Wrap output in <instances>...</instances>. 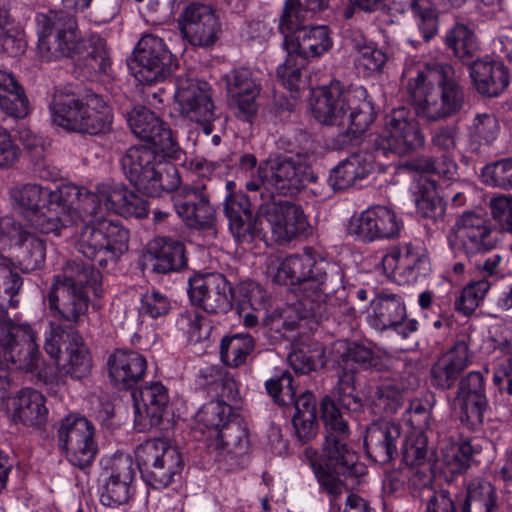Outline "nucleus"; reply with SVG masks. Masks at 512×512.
Listing matches in <instances>:
<instances>
[{
  "mask_svg": "<svg viewBox=\"0 0 512 512\" xmlns=\"http://www.w3.org/2000/svg\"><path fill=\"white\" fill-rule=\"evenodd\" d=\"M484 181L490 185L512 189V158L489 163L481 171Z\"/></svg>",
  "mask_w": 512,
  "mask_h": 512,
  "instance_id": "64",
  "label": "nucleus"
},
{
  "mask_svg": "<svg viewBox=\"0 0 512 512\" xmlns=\"http://www.w3.org/2000/svg\"><path fill=\"white\" fill-rule=\"evenodd\" d=\"M102 191L106 210L113 211L124 218L143 219L148 216V201L125 185L105 183Z\"/></svg>",
  "mask_w": 512,
  "mask_h": 512,
  "instance_id": "38",
  "label": "nucleus"
},
{
  "mask_svg": "<svg viewBox=\"0 0 512 512\" xmlns=\"http://www.w3.org/2000/svg\"><path fill=\"white\" fill-rule=\"evenodd\" d=\"M401 454L403 462L408 467L432 463V452L428 448V439L422 432H412L405 438Z\"/></svg>",
  "mask_w": 512,
  "mask_h": 512,
  "instance_id": "56",
  "label": "nucleus"
},
{
  "mask_svg": "<svg viewBox=\"0 0 512 512\" xmlns=\"http://www.w3.org/2000/svg\"><path fill=\"white\" fill-rule=\"evenodd\" d=\"M147 259L152 272L169 274L187 266L186 251L183 242L170 237H157L147 249Z\"/></svg>",
  "mask_w": 512,
  "mask_h": 512,
  "instance_id": "36",
  "label": "nucleus"
},
{
  "mask_svg": "<svg viewBox=\"0 0 512 512\" xmlns=\"http://www.w3.org/2000/svg\"><path fill=\"white\" fill-rule=\"evenodd\" d=\"M256 213L251 209L249 197L242 193H229L224 202L228 227L238 243L250 244L265 237L262 218L270 225L278 241L291 240L307 233L309 222L301 205L277 197L274 192L265 196Z\"/></svg>",
  "mask_w": 512,
  "mask_h": 512,
  "instance_id": "1",
  "label": "nucleus"
},
{
  "mask_svg": "<svg viewBox=\"0 0 512 512\" xmlns=\"http://www.w3.org/2000/svg\"><path fill=\"white\" fill-rule=\"evenodd\" d=\"M58 445L68 462L79 469L92 465L98 453L95 426L80 414H69L61 421L57 431Z\"/></svg>",
  "mask_w": 512,
  "mask_h": 512,
  "instance_id": "16",
  "label": "nucleus"
},
{
  "mask_svg": "<svg viewBox=\"0 0 512 512\" xmlns=\"http://www.w3.org/2000/svg\"><path fill=\"white\" fill-rule=\"evenodd\" d=\"M255 349V340L248 333L225 335L220 342V359L231 368L244 365Z\"/></svg>",
  "mask_w": 512,
  "mask_h": 512,
  "instance_id": "51",
  "label": "nucleus"
},
{
  "mask_svg": "<svg viewBox=\"0 0 512 512\" xmlns=\"http://www.w3.org/2000/svg\"><path fill=\"white\" fill-rule=\"evenodd\" d=\"M12 420L25 426L40 427L48 417L45 396L33 388H22L13 398Z\"/></svg>",
  "mask_w": 512,
  "mask_h": 512,
  "instance_id": "40",
  "label": "nucleus"
},
{
  "mask_svg": "<svg viewBox=\"0 0 512 512\" xmlns=\"http://www.w3.org/2000/svg\"><path fill=\"white\" fill-rule=\"evenodd\" d=\"M452 405L464 427L473 432L482 429L489 409L488 399H453Z\"/></svg>",
  "mask_w": 512,
  "mask_h": 512,
  "instance_id": "54",
  "label": "nucleus"
},
{
  "mask_svg": "<svg viewBox=\"0 0 512 512\" xmlns=\"http://www.w3.org/2000/svg\"><path fill=\"white\" fill-rule=\"evenodd\" d=\"M51 119L57 126L80 134L100 135L111 131L113 109L108 100L91 90L81 94L56 89L49 104Z\"/></svg>",
  "mask_w": 512,
  "mask_h": 512,
  "instance_id": "6",
  "label": "nucleus"
},
{
  "mask_svg": "<svg viewBox=\"0 0 512 512\" xmlns=\"http://www.w3.org/2000/svg\"><path fill=\"white\" fill-rule=\"evenodd\" d=\"M406 91L415 114L427 122L451 118L465 106L463 88L447 64H436L428 72L418 70L408 80Z\"/></svg>",
  "mask_w": 512,
  "mask_h": 512,
  "instance_id": "5",
  "label": "nucleus"
},
{
  "mask_svg": "<svg viewBox=\"0 0 512 512\" xmlns=\"http://www.w3.org/2000/svg\"><path fill=\"white\" fill-rule=\"evenodd\" d=\"M172 195L173 207L185 224L194 229H210L216 211L205 184L179 186Z\"/></svg>",
  "mask_w": 512,
  "mask_h": 512,
  "instance_id": "22",
  "label": "nucleus"
},
{
  "mask_svg": "<svg viewBox=\"0 0 512 512\" xmlns=\"http://www.w3.org/2000/svg\"><path fill=\"white\" fill-rule=\"evenodd\" d=\"M350 434H325L321 451L307 447L304 458L311 468L320 494L327 497L332 509L345 492L355 489L366 475V466L349 445Z\"/></svg>",
  "mask_w": 512,
  "mask_h": 512,
  "instance_id": "3",
  "label": "nucleus"
},
{
  "mask_svg": "<svg viewBox=\"0 0 512 512\" xmlns=\"http://www.w3.org/2000/svg\"><path fill=\"white\" fill-rule=\"evenodd\" d=\"M341 409H344L338 402L337 397L325 395L320 401L321 419L324 424L325 434H351L348 422L344 419ZM347 410V408H345ZM348 411H350L348 409Z\"/></svg>",
  "mask_w": 512,
  "mask_h": 512,
  "instance_id": "55",
  "label": "nucleus"
},
{
  "mask_svg": "<svg viewBox=\"0 0 512 512\" xmlns=\"http://www.w3.org/2000/svg\"><path fill=\"white\" fill-rule=\"evenodd\" d=\"M227 100L235 116L251 123L259 109L262 91L261 72L250 67H236L223 76Z\"/></svg>",
  "mask_w": 512,
  "mask_h": 512,
  "instance_id": "17",
  "label": "nucleus"
},
{
  "mask_svg": "<svg viewBox=\"0 0 512 512\" xmlns=\"http://www.w3.org/2000/svg\"><path fill=\"white\" fill-rule=\"evenodd\" d=\"M177 59L164 40L154 34H145L138 41L128 67L136 79L144 84L165 80L177 68Z\"/></svg>",
  "mask_w": 512,
  "mask_h": 512,
  "instance_id": "15",
  "label": "nucleus"
},
{
  "mask_svg": "<svg viewBox=\"0 0 512 512\" xmlns=\"http://www.w3.org/2000/svg\"><path fill=\"white\" fill-rule=\"evenodd\" d=\"M414 168L420 172L435 174L444 181H456L459 177L458 165L450 154H443L438 158H419L414 163Z\"/></svg>",
  "mask_w": 512,
  "mask_h": 512,
  "instance_id": "59",
  "label": "nucleus"
},
{
  "mask_svg": "<svg viewBox=\"0 0 512 512\" xmlns=\"http://www.w3.org/2000/svg\"><path fill=\"white\" fill-rule=\"evenodd\" d=\"M370 322L374 328L383 331L399 325L406 319V306L400 294L381 290L370 302Z\"/></svg>",
  "mask_w": 512,
  "mask_h": 512,
  "instance_id": "39",
  "label": "nucleus"
},
{
  "mask_svg": "<svg viewBox=\"0 0 512 512\" xmlns=\"http://www.w3.org/2000/svg\"><path fill=\"white\" fill-rule=\"evenodd\" d=\"M333 45L329 28L325 25L307 26L283 49L286 53H294L309 62L327 53Z\"/></svg>",
  "mask_w": 512,
  "mask_h": 512,
  "instance_id": "42",
  "label": "nucleus"
},
{
  "mask_svg": "<svg viewBox=\"0 0 512 512\" xmlns=\"http://www.w3.org/2000/svg\"><path fill=\"white\" fill-rule=\"evenodd\" d=\"M367 90L363 86H355L348 106L349 125L334 139L338 149L349 145H359L364 134L374 122L376 114L372 102L367 98Z\"/></svg>",
  "mask_w": 512,
  "mask_h": 512,
  "instance_id": "30",
  "label": "nucleus"
},
{
  "mask_svg": "<svg viewBox=\"0 0 512 512\" xmlns=\"http://www.w3.org/2000/svg\"><path fill=\"white\" fill-rule=\"evenodd\" d=\"M13 266L11 260L0 263V338L18 332L20 325H31L17 313L9 311L18 307L17 295L23 285V279Z\"/></svg>",
  "mask_w": 512,
  "mask_h": 512,
  "instance_id": "29",
  "label": "nucleus"
},
{
  "mask_svg": "<svg viewBox=\"0 0 512 512\" xmlns=\"http://www.w3.org/2000/svg\"><path fill=\"white\" fill-rule=\"evenodd\" d=\"M469 345V337L460 335L454 344L437 358L430 369L432 387L441 391H447L454 387L470 364Z\"/></svg>",
  "mask_w": 512,
  "mask_h": 512,
  "instance_id": "28",
  "label": "nucleus"
},
{
  "mask_svg": "<svg viewBox=\"0 0 512 512\" xmlns=\"http://www.w3.org/2000/svg\"><path fill=\"white\" fill-rule=\"evenodd\" d=\"M190 303L209 315H224L233 308L234 289L222 273L195 274L188 280Z\"/></svg>",
  "mask_w": 512,
  "mask_h": 512,
  "instance_id": "18",
  "label": "nucleus"
},
{
  "mask_svg": "<svg viewBox=\"0 0 512 512\" xmlns=\"http://www.w3.org/2000/svg\"><path fill=\"white\" fill-rule=\"evenodd\" d=\"M444 41L447 47L453 51L454 56L468 68L479 59L476 36L467 26L456 24L447 31Z\"/></svg>",
  "mask_w": 512,
  "mask_h": 512,
  "instance_id": "50",
  "label": "nucleus"
},
{
  "mask_svg": "<svg viewBox=\"0 0 512 512\" xmlns=\"http://www.w3.org/2000/svg\"><path fill=\"white\" fill-rule=\"evenodd\" d=\"M213 438L216 448L228 455L242 456L249 450L248 430L240 415L234 416Z\"/></svg>",
  "mask_w": 512,
  "mask_h": 512,
  "instance_id": "48",
  "label": "nucleus"
},
{
  "mask_svg": "<svg viewBox=\"0 0 512 512\" xmlns=\"http://www.w3.org/2000/svg\"><path fill=\"white\" fill-rule=\"evenodd\" d=\"M132 133L139 139L156 147L167 158L178 159L181 149L170 127L145 106H135L127 114Z\"/></svg>",
  "mask_w": 512,
  "mask_h": 512,
  "instance_id": "21",
  "label": "nucleus"
},
{
  "mask_svg": "<svg viewBox=\"0 0 512 512\" xmlns=\"http://www.w3.org/2000/svg\"><path fill=\"white\" fill-rule=\"evenodd\" d=\"M308 11L300 0H285L277 19V30L283 37L282 48L303 31L308 24Z\"/></svg>",
  "mask_w": 512,
  "mask_h": 512,
  "instance_id": "49",
  "label": "nucleus"
},
{
  "mask_svg": "<svg viewBox=\"0 0 512 512\" xmlns=\"http://www.w3.org/2000/svg\"><path fill=\"white\" fill-rule=\"evenodd\" d=\"M100 279L99 270L93 266L82 260H69L63 266L62 271L54 276L51 287L66 286L81 290L91 287L95 289Z\"/></svg>",
  "mask_w": 512,
  "mask_h": 512,
  "instance_id": "45",
  "label": "nucleus"
},
{
  "mask_svg": "<svg viewBox=\"0 0 512 512\" xmlns=\"http://www.w3.org/2000/svg\"><path fill=\"white\" fill-rule=\"evenodd\" d=\"M44 349L65 376L81 380L90 375L92 357L78 331H66L62 325H52Z\"/></svg>",
  "mask_w": 512,
  "mask_h": 512,
  "instance_id": "14",
  "label": "nucleus"
},
{
  "mask_svg": "<svg viewBox=\"0 0 512 512\" xmlns=\"http://www.w3.org/2000/svg\"><path fill=\"white\" fill-rule=\"evenodd\" d=\"M347 42L356 52L354 65L359 73L364 77H370L382 72L388 57L376 43L368 40L360 30H351Z\"/></svg>",
  "mask_w": 512,
  "mask_h": 512,
  "instance_id": "41",
  "label": "nucleus"
},
{
  "mask_svg": "<svg viewBox=\"0 0 512 512\" xmlns=\"http://www.w3.org/2000/svg\"><path fill=\"white\" fill-rule=\"evenodd\" d=\"M424 135L418 124L404 117L403 111H394L382 132L368 136L367 148L382 163L409 154L424 145Z\"/></svg>",
  "mask_w": 512,
  "mask_h": 512,
  "instance_id": "11",
  "label": "nucleus"
},
{
  "mask_svg": "<svg viewBox=\"0 0 512 512\" xmlns=\"http://www.w3.org/2000/svg\"><path fill=\"white\" fill-rule=\"evenodd\" d=\"M452 237L458 249L467 256L487 253L498 243L497 233L490 220L472 211L464 212L456 219L449 236L450 242Z\"/></svg>",
  "mask_w": 512,
  "mask_h": 512,
  "instance_id": "20",
  "label": "nucleus"
},
{
  "mask_svg": "<svg viewBox=\"0 0 512 512\" xmlns=\"http://www.w3.org/2000/svg\"><path fill=\"white\" fill-rule=\"evenodd\" d=\"M38 44L37 51L45 61L80 55L90 48L87 56L89 65L98 72L107 73L111 65L106 42L101 37L86 41L78 29L75 16L63 10H49L36 16Z\"/></svg>",
  "mask_w": 512,
  "mask_h": 512,
  "instance_id": "4",
  "label": "nucleus"
},
{
  "mask_svg": "<svg viewBox=\"0 0 512 512\" xmlns=\"http://www.w3.org/2000/svg\"><path fill=\"white\" fill-rule=\"evenodd\" d=\"M29 101L23 87L9 73L0 72V108L14 118L28 114Z\"/></svg>",
  "mask_w": 512,
  "mask_h": 512,
  "instance_id": "47",
  "label": "nucleus"
},
{
  "mask_svg": "<svg viewBox=\"0 0 512 512\" xmlns=\"http://www.w3.org/2000/svg\"><path fill=\"white\" fill-rule=\"evenodd\" d=\"M459 507L460 512H502L503 502L490 481L474 479L460 497Z\"/></svg>",
  "mask_w": 512,
  "mask_h": 512,
  "instance_id": "43",
  "label": "nucleus"
},
{
  "mask_svg": "<svg viewBox=\"0 0 512 512\" xmlns=\"http://www.w3.org/2000/svg\"><path fill=\"white\" fill-rule=\"evenodd\" d=\"M268 394L280 406L289 407L297 395V384L292 373L283 370L265 382Z\"/></svg>",
  "mask_w": 512,
  "mask_h": 512,
  "instance_id": "57",
  "label": "nucleus"
},
{
  "mask_svg": "<svg viewBox=\"0 0 512 512\" xmlns=\"http://www.w3.org/2000/svg\"><path fill=\"white\" fill-rule=\"evenodd\" d=\"M135 408L134 426L139 432L158 428L167 412L168 389L159 381L132 392Z\"/></svg>",
  "mask_w": 512,
  "mask_h": 512,
  "instance_id": "27",
  "label": "nucleus"
},
{
  "mask_svg": "<svg viewBox=\"0 0 512 512\" xmlns=\"http://www.w3.org/2000/svg\"><path fill=\"white\" fill-rule=\"evenodd\" d=\"M171 310L168 296L156 289L147 290L140 298L139 316L158 319L166 316Z\"/></svg>",
  "mask_w": 512,
  "mask_h": 512,
  "instance_id": "63",
  "label": "nucleus"
},
{
  "mask_svg": "<svg viewBox=\"0 0 512 512\" xmlns=\"http://www.w3.org/2000/svg\"><path fill=\"white\" fill-rule=\"evenodd\" d=\"M87 290L67 288L66 286L50 287L47 303L50 315L57 321L52 325H62L66 331H76L84 323L89 307Z\"/></svg>",
  "mask_w": 512,
  "mask_h": 512,
  "instance_id": "23",
  "label": "nucleus"
},
{
  "mask_svg": "<svg viewBox=\"0 0 512 512\" xmlns=\"http://www.w3.org/2000/svg\"><path fill=\"white\" fill-rule=\"evenodd\" d=\"M312 181L308 166L298 157L279 155L260 162L245 188L250 192L273 190L278 196H293Z\"/></svg>",
  "mask_w": 512,
  "mask_h": 512,
  "instance_id": "9",
  "label": "nucleus"
},
{
  "mask_svg": "<svg viewBox=\"0 0 512 512\" xmlns=\"http://www.w3.org/2000/svg\"><path fill=\"white\" fill-rule=\"evenodd\" d=\"M400 436L401 428L393 422L379 420L370 423L364 436L367 455L376 463H389L398 455Z\"/></svg>",
  "mask_w": 512,
  "mask_h": 512,
  "instance_id": "33",
  "label": "nucleus"
},
{
  "mask_svg": "<svg viewBox=\"0 0 512 512\" xmlns=\"http://www.w3.org/2000/svg\"><path fill=\"white\" fill-rule=\"evenodd\" d=\"M174 98L182 116L200 124L204 134L210 135L213 132L212 122L216 116L206 82H199L187 74H180L175 79Z\"/></svg>",
  "mask_w": 512,
  "mask_h": 512,
  "instance_id": "19",
  "label": "nucleus"
},
{
  "mask_svg": "<svg viewBox=\"0 0 512 512\" xmlns=\"http://www.w3.org/2000/svg\"><path fill=\"white\" fill-rule=\"evenodd\" d=\"M377 161L379 162L367 147L366 151L353 153L330 171L328 184L334 191L355 186L369 176Z\"/></svg>",
  "mask_w": 512,
  "mask_h": 512,
  "instance_id": "35",
  "label": "nucleus"
},
{
  "mask_svg": "<svg viewBox=\"0 0 512 512\" xmlns=\"http://www.w3.org/2000/svg\"><path fill=\"white\" fill-rule=\"evenodd\" d=\"M355 86L345 87L332 81L315 96L311 103L312 114L321 124L338 125L348 113V106Z\"/></svg>",
  "mask_w": 512,
  "mask_h": 512,
  "instance_id": "31",
  "label": "nucleus"
},
{
  "mask_svg": "<svg viewBox=\"0 0 512 512\" xmlns=\"http://www.w3.org/2000/svg\"><path fill=\"white\" fill-rule=\"evenodd\" d=\"M26 221L41 233L59 235L61 229L71 223L72 218L69 213L64 212L63 209L61 210L59 205L48 201L44 209H39Z\"/></svg>",
  "mask_w": 512,
  "mask_h": 512,
  "instance_id": "53",
  "label": "nucleus"
},
{
  "mask_svg": "<svg viewBox=\"0 0 512 512\" xmlns=\"http://www.w3.org/2000/svg\"><path fill=\"white\" fill-rule=\"evenodd\" d=\"M307 64V61L294 53H287L285 61L277 67V79L291 93H298L302 83V70Z\"/></svg>",
  "mask_w": 512,
  "mask_h": 512,
  "instance_id": "61",
  "label": "nucleus"
},
{
  "mask_svg": "<svg viewBox=\"0 0 512 512\" xmlns=\"http://www.w3.org/2000/svg\"><path fill=\"white\" fill-rule=\"evenodd\" d=\"M334 362L340 367L338 380L333 388L342 407L349 410H360L361 398L356 393V371L349 368L352 362L364 370L385 371L389 369V358L376 354L369 346L357 342L338 341L332 349Z\"/></svg>",
  "mask_w": 512,
  "mask_h": 512,
  "instance_id": "8",
  "label": "nucleus"
},
{
  "mask_svg": "<svg viewBox=\"0 0 512 512\" xmlns=\"http://www.w3.org/2000/svg\"><path fill=\"white\" fill-rule=\"evenodd\" d=\"M179 26L183 38L194 47L211 48L222 32L221 22L211 6L191 3L181 13Z\"/></svg>",
  "mask_w": 512,
  "mask_h": 512,
  "instance_id": "24",
  "label": "nucleus"
},
{
  "mask_svg": "<svg viewBox=\"0 0 512 512\" xmlns=\"http://www.w3.org/2000/svg\"><path fill=\"white\" fill-rule=\"evenodd\" d=\"M402 222L395 212L386 206H373L363 211L350 222V235L369 243L381 239H395L399 236Z\"/></svg>",
  "mask_w": 512,
  "mask_h": 512,
  "instance_id": "26",
  "label": "nucleus"
},
{
  "mask_svg": "<svg viewBox=\"0 0 512 512\" xmlns=\"http://www.w3.org/2000/svg\"><path fill=\"white\" fill-rule=\"evenodd\" d=\"M489 289L490 283L485 279L469 283L456 297L455 310L464 316H470L479 307Z\"/></svg>",
  "mask_w": 512,
  "mask_h": 512,
  "instance_id": "60",
  "label": "nucleus"
},
{
  "mask_svg": "<svg viewBox=\"0 0 512 512\" xmlns=\"http://www.w3.org/2000/svg\"><path fill=\"white\" fill-rule=\"evenodd\" d=\"M17 267L23 273H31L40 270L46 260V240L32 232L18 248Z\"/></svg>",
  "mask_w": 512,
  "mask_h": 512,
  "instance_id": "52",
  "label": "nucleus"
},
{
  "mask_svg": "<svg viewBox=\"0 0 512 512\" xmlns=\"http://www.w3.org/2000/svg\"><path fill=\"white\" fill-rule=\"evenodd\" d=\"M137 468L143 481L154 489L169 486L183 469L180 452L162 439H149L135 450Z\"/></svg>",
  "mask_w": 512,
  "mask_h": 512,
  "instance_id": "13",
  "label": "nucleus"
},
{
  "mask_svg": "<svg viewBox=\"0 0 512 512\" xmlns=\"http://www.w3.org/2000/svg\"><path fill=\"white\" fill-rule=\"evenodd\" d=\"M204 385L212 387L217 395L227 400H235L238 396L236 382L218 365H209L200 370Z\"/></svg>",
  "mask_w": 512,
  "mask_h": 512,
  "instance_id": "58",
  "label": "nucleus"
},
{
  "mask_svg": "<svg viewBox=\"0 0 512 512\" xmlns=\"http://www.w3.org/2000/svg\"><path fill=\"white\" fill-rule=\"evenodd\" d=\"M468 69L473 86L484 97L496 98L510 84L509 69L502 61L489 57L479 58Z\"/></svg>",
  "mask_w": 512,
  "mask_h": 512,
  "instance_id": "34",
  "label": "nucleus"
},
{
  "mask_svg": "<svg viewBox=\"0 0 512 512\" xmlns=\"http://www.w3.org/2000/svg\"><path fill=\"white\" fill-rule=\"evenodd\" d=\"M129 231L119 222L99 220L84 224L76 242V249L84 257L96 261L100 267L116 264L128 251Z\"/></svg>",
  "mask_w": 512,
  "mask_h": 512,
  "instance_id": "10",
  "label": "nucleus"
},
{
  "mask_svg": "<svg viewBox=\"0 0 512 512\" xmlns=\"http://www.w3.org/2000/svg\"><path fill=\"white\" fill-rule=\"evenodd\" d=\"M111 383L119 390L133 389L145 376L147 360L139 352L116 349L107 360Z\"/></svg>",
  "mask_w": 512,
  "mask_h": 512,
  "instance_id": "32",
  "label": "nucleus"
},
{
  "mask_svg": "<svg viewBox=\"0 0 512 512\" xmlns=\"http://www.w3.org/2000/svg\"><path fill=\"white\" fill-rule=\"evenodd\" d=\"M32 232L12 216L0 218V250L19 248Z\"/></svg>",
  "mask_w": 512,
  "mask_h": 512,
  "instance_id": "62",
  "label": "nucleus"
},
{
  "mask_svg": "<svg viewBox=\"0 0 512 512\" xmlns=\"http://www.w3.org/2000/svg\"><path fill=\"white\" fill-rule=\"evenodd\" d=\"M347 298L344 270L320 256L310 282H306L304 297L273 311L265 319V324L276 332L282 329L293 331L304 319H328L336 308L346 303Z\"/></svg>",
  "mask_w": 512,
  "mask_h": 512,
  "instance_id": "2",
  "label": "nucleus"
},
{
  "mask_svg": "<svg viewBox=\"0 0 512 512\" xmlns=\"http://www.w3.org/2000/svg\"><path fill=\"white\" fill-rule=\"evenodd\" d=\"M10 199L14 210L25 220L39 209H44L49 201L50 189L38 184H23L10 189Z\"/></svg>",
  "mask_w": 512,
  "mask_h": 512,
  "instance_id": "46",
  "label": "nucleus"
},
{
  "mask_svg": "<svg viewBox=\"0 0 512 512\" xmlns=\"http://www.w3.org/2000/svg\"><path fill=\"white\" fill-rule=\"evenodd\" d=\"M18 332L5 334L0 338V352L6 361L16 369L33 373L36 383L51 384L56 379L52 366L46 365L41 358L38 334L32 325H20Z\"/></svg>",
  "mask_w": 512,
  "mask_h": 512,
  "instance_id": "12",
  "label": "nucleus"
},
{
  "mask_svg": "<svg viewBox=\"0 0 512 512\" xmlns=\"http://www.w3.org/2000/svg\"><path fill=\"white\" fill-rule=\"evenodd\" d=\"M425 257L411 244L403 248H393L382 258L385 273L399 283H410L417 280Z\"/></svg>",
  "mask_w": 512,
  "mask_h": 512,
  "instance_id": "37",
  "label": "nucleus"
},
{
  "mask_svg": "<svg viewBox=\"0 0 512 512\" xmlns=\"http://www.w3.org/2000/svg\"><path fill=\"white\" fill-rule=\"evenodd\" d=\"M320 255L310 248H304L302 254H293L280 261L271 258L267 264V274L271 281L279 285L298 287L304 297L306 282H310Z\"/></svg>",
  "mask_w": 512,
  "mask_h": 512,
  "instance_id": "25",
  "label": "nucleus"
},
{
  "mask_svg": "<svg viewBox=\"0 0 512 512\" xmlns=\"http://www.w3.org/2000/svg\"><path fill=\"white\" fill-rule=\"evenodd\" d=\"M165 157L152 145H135L125 151L121 167L137 190L150 197H160L163 192L175 191L181 184L177 167L163 162Z\"/></svg>",
  "mask_w": 512,
  "mask_h": 512,
  "instance_id": "7",
  "label": "nucleus"
},
{
  "mask_svg": "<svg viewBox=\"0 0 512 512\" xmlns=\"http://www.w3.org/2000/svg\"><path fill=\"white\" fill-rule=\"evenodd\" d=\"M224 399L211 400L198 410L195 415L196 431L208 433V437L213 438L218 431L234 419V416L239 415Z\"/></svg>",
  "mask_w": 512,
  "mask_h": 512,
  "instance_id": "44",
  "label": "nucleus"
}]
</instances>
